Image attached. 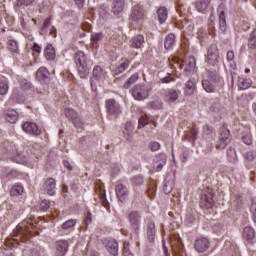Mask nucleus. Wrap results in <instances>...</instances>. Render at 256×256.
I'll use <instances>...</instances> for the list:
<instances>
[{"label": "nucleus", "mask_w": 256, "mask_h": 256, "mask_svg": "<svg viewBox=\"0 0 256 256\" xmlns=\"http://www.w3.org/2000/svg\"><path fill=\"white\" fill-rule=\"evenodd\" d=\"M77 65L78 73L82 79L89 75V65L87 64V56L84 52L78 51L74 56Z\"/></svg>", "instance_id": "obj_1"}, {"label": "nucleus", "mask_w": 256, "mask_h": 256, "mask_svg": "<svg viewBox=\"0 0 256 256\" xmlns=\"http://www.w3.org/2000/svg\"><path fill=\"white\" fill-rule=\"evenodd\" d=\"M215 193H213V189L207 188L205 192L202 194L200 205L202 209H212L215 205Z\"/></svg>", "instance_id": "obj_2"}, {"label": "nucleus", "mask_w": 256, "mask_h": 256, "mask_svg": "<svg viewBox=\"0 0 256 256\" xmlns=\"http://www.w3.org/2000/svg\"><path fill=\"white\" fill-rule=\"evenodd\" d=\"M33 229H35V226L33 225V223H22L19 224L15 230H13L12 232V237L13 239H15V237H25V235H27V233H29L30 235H33Z\"/></svg>", "instance_id": "obj_3"}, {"label": "nucleus", "mask_w": 256, "mask_h": 256, "mask_svg": "<svg viewBox=\"0 0 256 256\" xmlns=\"http://www.w3.org/2000/svg\"><path fill=\"white\" fill-rule=\"evenodd\" d=\"M132 95L136 101H143L149 97V87L145 85H136L132 91Z\"/></svg>", "instance_id": "obj_4"}, {"label": "nucleus", "mask_w": 256, "mask_h": 256, "mask_svg": "<svg viewBox=\"0 0 256 256\" xmlns=\"http://www.w3.org/2000/svg\"><path fill=\"white\" fill-rule=\"evenodd\" d=\"M115 193L120 203H125V201L129 199V193H130L129 187H127L123 183H119L115 186Z\"/></svg>", "instance_id": "obj_5"}, {"label": "nucleus", "mask_w": 256, "mask_h": 256, "mask_svg": "<svg viewBox=\"0 0 256 256\" xmlns=\"http://www.w3.org/2000/svg\"><path fill=\"white\" fill-rule=\"evenodd\" d=\"M171 247L173 256H185L183 252V244L181 243V238L179 236H171Z\"/></svg>", "instance_id": "obj_6"}, {"label": "nucleus", "mask_w": 256, "mask_h": 256, "mask_svg": "<svg viewBox=\"0 0 256 256\" xmlns=\"http://www.w3.org/2000/svg\"><path fill=\"white\" fill-rule=\"evenodd\" d=\"M128 221L130 227L134 229V231H139V227L141 225V213L137 210H132L128 214Z\"/></svg>", "instance_id": "obj_7"}, {"label": "nucleus", "mask_w": 256, "mask_h": 256, "mask_svg": "<svg viewBox=\"0 0 256 256\" xmlns=\"http://www.w3.org/2000/svg\"><path fill=\"white\" fill-rule=\"evenodd\" d=\"M207 61L210 65H217L219 63V48L216 44H212L208 48Z\"/></svg>", "instance_id": "obj_8"}, {"label": "nucleus", "mask_w": 256, "mask_h": 256, "mask_svg": "<svg viewBox=\"0 0 256 256\" xmlns=\"http://www.w3.org/2000/svg\"><path fill=\"white\" fill-rule=\"evenodd\" d=\"M230 135H231V132H229V129L223 127L219 136V140L217 142L218 149H225V147L229 145Z\"/></svg>", "instance_id": "obj_9"}, {"label": "nucleus", "mask_w": 256, "mask_h": 256, "mask_svg": "<svg viewBox=\"0 0 256 256\" xmlns=\"http://www.w3.org/2000/svg\"><path fill=\"white\" fill-rule=\"evenodd\" d=\"M210 246L211 243L209 242V239L201 237L195 241L194 249L198 253H205V251H207V249H209Z\"/></svg>", "instance_id": "obj_10"}, {"label": "nucleus", "mask_w": 256, "mask_h": 256, "mask_svg": "<svg viewBox=\"0 0 256 256\" xmlns=\"http://www.w3.org/2000/svg\"><path fill=\"white\" fill-rule=\"evenodd\" d=\"M55 249L56 256H65L69 249V242L67 240H58L55 243Z\"/></svg>", "instance_id": "obj_11"}, {"label": "nucleus", "mask_w": 256, "mask_h": 256, "mask_svg": "<svg viewBox=\"0 0 256 256\" xmlns=\"http://www.w3.org/2000/svg\"><path fill=\"white\" fill-rule=\"evenodd\" d=\"M106 109L109 115H121V106L117 104L115 99H110L106 101Z\"/></svg>", "instance_id": "obj_12"}, {"label": "nucleus", "mask_w": 256, "mask_h": 256, "mask_svg": "<svg viewBox=\"0 0 256 256\" xmlns=\"http://www.w3.org/2000/svg\"><path fill=\"white\" fill-rule=\"evenodd\" d=\"M22 129L28 135H41V130H39V126L32 122H25L22 125Z\"/></svg>", "instance_id": "obj_13"}, {"label": "nucleus", "mask_w": 256, "mask_h": 256, "mask_svg": "<svg viewBox=\"0 0 256 256\" xmlns=\"http://www.w3.org/2000/svg\"><path fill=\"white\" fill-rule=\"evenodd\" d=\"M218 13H219L220 31H222V33H225V31H227V20L225 19V4L219 5Z\"/></svg>", "instance_id": "obj_14"}, {"label": "nucleus", "mask_w": 256, "mask_h": 256, "mask_svg": "<svg viewBox=\"0 0 256 256\" xmlns=\"http://www.w3.org/2000/svg\"><path fill=\"white\" fill-rule=\"evenodd\" d=\"M181 92L175 89H168L164 92L163 99L166 103H175L179 99Z\"/></svg>", "instance_id": "obj_15"}, {"label": "nucleus", "mask_w": 256, "mask_h": 256, "mask_svg": "<svg viewBox=\"0 0 256 256\" xmlns=\"http://www.w3.org/2000/svg\"><path fill=\"white\" fill-rule=\"evenodd\" d=\"M44 190L48 195H55V189L57 187V182L55 178H47L43 184Z\"/></svg>", "instance_id": "obj_16"}, {"label": "nucleus", "mask_w": 256, "mask_h": 256, "mask_svg": "<svg viewBox=\"0 0 256 256\" xmlns=\"http://www.w3.org/2000/svg\"><path fill=\"white\" fill-rule=\"evenodd\" d=\"M92 75L94 79H97V81L107 79V72L99 65L93 68Z\"/></svg>", "instance_id": "obj_17"}, {"label": "nucleus", "mask_w": 256, "mask_h": 256, "mask_svg": "<svg viewBox=\"0 0 256 256\" xmlns=\"http://www.w3.org/2000/svg\"><path fill=\"white\" fill-rule=\"evenodd\" d=\"M145 15V12L143 10V7H141V5H135L132 8V21H141V19H143Z\"/></svg>", "instance_id": "obj_18"}, {"label": "nucleus", "mask_w": 256, "mask_h": 256, "mask_svg": "<svg viewBox=\"0 0 256 256\" xmlns=\"http://www.w3.org/2000/svg\"><path fill=\"white\" fill-rule=\"evenodd\" d=\"M195 65H197L195 57L190 56L188 57L184 62H183V66L184 71H187L188 73H191V71L195 70Z\"/></svg>", "instance_id": "obj_19"}, {"label": "nucleus", "mask_w": 256, "mask_h": 256, "mask_svg": "<svg viewBox=\"0 0 256 256\" xmlns=\"http://www.w3.org/2000/svg\"><path fill=\"white\" fill-rule=\"evenodd\" d=\"M143 43H145V37L143 35H137L131 39L130 46L134 49H141Z\"/></svg>", "instance_id": "obj_20"}, {"label": "nucleus", "mask_w": 256, "mask_h": 256, "mask_svg": "<svg viewBox=\"0 0 256 256\" xmlns=\"http://www.w3.org/2000/svg\"><path fill=\"white\" fill-rule=\"evenodd\" d=\"M107 251L110 252V255H117L119 253V244L115 240H109L106 245Z\"/></svg>", "instance_id": "obj_21"}, {"label": "nucleus", "mask_w": 256, "mask_h": 256, "mask_svg": "<svg viewBox=\"0 0 256 256\" xmlns=\"http://www.w3.org/2000/svg\"><path fill=\"white\" fill-rule=\"evenodd\" d=\"M49 76V70L45 67H40L36 72V78L38 81H45V79H49Z\"/></svg>", "instance_id": "obj_22"}, {"label": "nucleus", "mask_w": 256, "mask_h": 256, "mask_svg": "<svg viewBox=\"0 0 256 256\" xmlns=\"http://www.w3.org/2000/svg\"><path fill=\"white\" fill-rule=\"evenodd\" d=\"M124 5L125 0H113L112 13H114V15H119V13L123 11Z\"/></svg>", "instance_id": "obj_23"}, {"label": "nucleus", "mask_w": 256, "mask_h": 256, "mask_svg": "<svg viewBox=\"0 0 256 256\" xmlns=\"http://www.w3.org/2000/svg\"><path fill=\"white\" fill-rule=\"evenodd\" d=\"M18 119L19 113H17V111H15L14 109L7 110L6 120L8 121V123H17Z\"/></svg>", "instance_id": "obj_24"}, {"label": "nucleus", "mask_w": 256, "mask_h": 256, "mask_svg": "<svg viewBox=\"0 0 256 256\" xmlns=\"http://www.w3.org/2000/svg\"><path fill=\"white\" fill-rule=\"evenodd\" d=\"M155 233V223L149 222L147 226V237L150 243H153V241H155Z\"/></svg>", "instance_id": "obj_25"}, {"label": "nucleus", "mask_w": 256, "mask_h": 256, "mask_svg": "<svg viewBox=\"0 0 256 256\" xmlns=\"http://www.w3.org/2000/svg\"><path fill=\"white\" fill-rule=\"evenodd\" d=\"M211 0H198L196 1V9L199 13H205L207 7H209Z\"/></svg>", "instance_id": "obj_26"}, {"label": "nucleus", "mask_w": 256, "mask_h": 256, "mask_svg": "<svg viewBox=\"0 0 256 256\" xmlns=\"http://www.w3.org/2000/svg\"><path fill=\"white\" fill-rule=\"evenodd\" d=\"M243 239L253 241V239H255V230L249 226L245 227L243 230Z\"/></svg>", "instance_id": "obj_27"}, {"label": "nucleus", "mask_w": 256, "mask_h": 256, "mask_svg": "<svg viewBox=\"0 0 256 256\" xmlns=\"http://www.w3.org/2000/svg\"><path fill=\"white\" fill-rule=\"evenodd\" d=\"M75 225H77V220L69 219L61 225V229L62 231H73V229H75Z\"/></svg>", "instance_id": "obj_28"}, {"label": "nucleus", "mask_w": 256, "mask_h": 256, "mask_svg": "<svg viewBox=\"0 0 256 256\" xmlns=\"http://www.w3.org/2000/svg\"><path fill=\"white\" fill-rule=\"evenodd\" d=\"M157 15H158L159 23H165L167 21L168 15H169V13L167 12V8L166 7H160L157 10Z\"/></svg>", "instance_id": "obj_29"}, {"label": "nucleus", "mask_w": 256, "mask_h": 256, "mask_svg": "<svg viewBox=\"0 0 256 256\" xmlns=\"http://www.w3.org/2000/svg\"><path fill=\"white\" fill-rule=\"evenodd\" d=\"M44 55L47 61H53V59H55V48L53 47V45H48L45 48Z\"/></svg>", "instance_id": "obj_30"}, {"label": "nucleus", "mask_w": 256, "mask_h": 256, "mask_svg": "<svg viewBox=\"0 0 256 256\" xmlns=\"http://www.w3.org/2000/svg\"><path fill=\"white\" fill-rule=\"evenodd\" d=\"M130 181L133 189H137V187H141V185H143L144 183L143 176L141 175H136L132 177Z\"/></svg>", "instance_id": "obj_31"}, {"label": "nucleus", "mask_w": 256, "mask_h": 256, "mask_svg": "<svg viewBox=\"0 0 256 256\" xmlns=\"http://www.w3.org/2000/svg\"><path fill=\"white\" fill-rule=\"evenodd\" d=\"M186 95H193L195 93V80H188L184 90Z\"/></svg>", "instance_id": "obj_32"}, {"label": "nucleus", "mask_w": 256, "mask_h": 256, "mask_svg": "<svg viewBox=\"0 0 256 256\" xmlns=\"http://www.w3.org/2000/svg\"><path fill=\"white\" fill-rule=\"evenodd\" d=\"M175 45V34H168L164 41L165 49H171Z\"/></svg>", "instance_id": "obj_33"}, {"label": "nucleus", "mask_w": 256, "mask_h": 256, "mask_svg": "<svg viewBox=\"0 0 256 256\" xmlns=\"http://www.w3.org/2000/svg\"><path fill=\"white\" fill-rule=\"evenodd\" d=\"M7 91H9V81L7 78H2L0 80V95H7Z\"/></svg>", "instance_id": "obj_34"}, {"label": "nucleus", "mask_w": 256, "mask_h": 256, "mask_svg": "<svg viewBox=\"0 0 256 256\" xmlns=\"http://www.w3.org/2000/svg\"><path fill=\"white\" fill-rule=\"evenodd\" d=\"M202 87L206 93H215V85L207 79L202 80Z\"/></svg>", "instance_id": "obj_35"}, {"label": "nucleus", "mask_w": 256, "mask_h": 256, "mask_svg": "<svg viewBox=\"0 0 256 256\" xmlns=\"http://www.w3.org/2000/svg\"><path fill=\"white\" fill-rule=\"evenodd\" d=\"M65 115L68 119H72L73 124L75 125V127H79L77 125V122L75 119H77V112H75L73 109L71 108H66L65 109Z\"/></svg>", "instance_id": "obj_36"}, {"label": "nucleus", "mask_w": 256, "mask_h": 256, "mask_svg": "<svg viewBox=\"0 0 256 256\" xmlns=\"http://www.w3.org/2000/svg\"><path fill=\"white\" fill-rule=\"evenodd\" d=\"M23 191H25V189L23 188V186L21 185H14L11 189H10V195L12 197H17L19 195H23Z\"/></svg>", "instance_id": "obj_37"}, {"label": "nucleus", "mask_w": 256, "mask_h": 256, "mask_svg": "<svg viewBox=\"0 0 256 256\" xmlns=\"http://www.w3.org/2000/svg\"><path fill=\"white\" fill-rule=\"evenodd\" d=\"M167 163V156L165 155H159L156 157V165L157 169L156 171H161L163 169V166Z\"/></svg>", "instance_id": "obj_38"}, {"label": "nucleus", "mask_w": 256, "mask_h": 256, "mask_svg": "<svg viewBox=\"0 0 256 256\" xmlns=\"http://www.w3.org/2000/svg\"><path fill=\"white\" fill-rule=\"evenodd\" d=\"M226 59L228 63L230 64L231 69H237V64H235V52L233 51H228L226 54Z\"/></svg>", "instance_id": "obj_39"}, {"label": "nucleus", "mask_w": 256, "mask_h": 256, "mask_svg": "<svg viewBox=\"0 0 256 256\" xmlns=\"http://www.w3.org/2000/svg\"><path fill=\"white\" fill-rule=\"evenodd\" d=\"M239 89H242V91H245V89H249L251 87V80L247 78H240L238 81Z\"/></svg>", "instance_id": "obj_40"}, {"label": "nucleus", "mask_w": 256, "mask_h": 256, "mask_svg": "<svg viewBox=\"0 0 256 256\" xmlns=\"http://www.w3.org/2000/svg\"><path fill=\"white\" fill-rule=\"evenodd\" d=\"M139 80V74H133L125 83H124V89H129L132 85H135L137 81Z\"/></svg>", "instance_id": "obj_41"}, {"label": "nucleus", "mask_w": 256, "mask_h": 256, "mask_svg": "<svg viewBox=\"0 0 256 256\" xmlns=\"http://www.w3.org/2000/svg\"><path fill=\"white\" fill-rule=\"evenodd\" d=\"M129 67V60H123L120 65L114 70L115 75H119Z\"/></svg>", "instance_id": "obj_42"}, {"label": "nucleus", "mask_w": 256, "mask_h": 256, "mask_svg": "<svg viewBox=\"0 0 256 256\" xmlns=\"http://www.w3.org/2000/svg\"><path fill=\"white\" fill-rule=\"evenodd\" d=\"M227 157H228V161L230 163H236L237 162V151L234 150V148H229L227 150Z\"/></svg>", "instance_id": "obj_43"}, {"label": "nucleus", "mask_w": 256, "mask_h": 256, "mask_svg": "<svg viewBox=\"0 0 256 256\" xmlns=\"http://www.w3.org/2000/svg\"><path fill=\"white\" fill-rule=\"evenodd\" d=\"M33 3H35V0H16L14 5L15 7H29Z\"/></svg>", "instance_id": "obj_44"}, {"label": "nucleus", "mask_w": 256, "mask_h": 256, "mask_svg": "<svg viewBox=\"0 0 256 256\" xmlns=\"http://www.w3.org/2000/svg\"><path fill=\"white\" fill-rule=\"evenodd\" d=\"M8 49L11 53H17L19 51V44L15 40H8Z\"/></svg>", "instance_id": "obj_45"}, {"label": "nucleus", "mask_w": 256, "mask_h": 256, "mask_svg": "<svg viewBox=\"0 0 256 256\" xmlns=\"http://www.w3.org/2000/svg\"><path fill=\"white\" fill-rule=\"evenodd\" d=\"M249 49H256V29H254L251 33L249 42H248Z\"/></svg>", "instance_id": "obj_46"}, {"label": "nucleus", "mask_w": 256, "mask_h": 256, "mask_svg": "<svg viewBox=\"0 0 256 256\" xmlns=\"http://www.w3.org/2000/svg\"><path fill=\"white\" fill-rule=\"evenodd\" d=\"M103 40V33H95L91 35V43L92 45H97L99 41Z\"/></svg>", "instance_id": "obj_47"}, {"label": "nucleus", "mask_w": 256, "mask_h": 256, "mask_svg": "<svg viewBox=\"0 0 256 256\" xmlns=\"http://www.w3.org/2000/svg\"><path fill=\"white\" fill-rule=\"evenodd\" d=\"M163 191L166 195H169L173 191V182H166L163 186Z\"/></svg>", "instance_id": "obj_48"}, {"label": "nucleus", "mask_w": 256, "mask_h": 256, "mask_svg": "<svg viewBox=\"0 0 256 256\" xmlns=\"http://www.w3.org/2000/svg\"><path fill=\"white\" fill-rule=\"evenodd\" d=\"M149 118L147 116H142L138 121V129H141L145 127V125H148Z\"/></svg>", "instance_id": "obj_49"}, {"label": "nucleus", "mask_w": 256, "mask_h": 256, "mask_svg": "<svg viewBox=\"0 0 256 256\" xmlns=\"http://www.w3.org/2000/svg\"><path fill=\"white\" fill-rule=\"evenodd\" d=\"M244 157H245V159H247V161H255L256 152L247 151L246 153H244Z\"/></svg>", "instance_id": "obj_50"}, {"label": "nucleus", "mask_w": 256, "mask_h": 256, "mask_svg": "<svg viewBox=\"0 0 256 256\" xmlns=\"http://www.w3.org/2000/svg\"><path fill=\"white\" fill-rule=\"evenodd\" d=\"M49 207H51V202L47 201V200H43L41 203H40V209L42 211H47V209H49Z\"/></svg>", "instance_id": "obj_51"}, {"label": "nucleus", "mask_w": 256, "mask_h": 256, "mask_svg": "<svg viewBox=\"0 0 256 256\" xmlns=\"http://www.w3.org/2000/svg\"><path fill=\"white\" fill-rule=\"evenodd\" d=\"M189 141H195L197 139V132L195 128H192L188 133Z\"/></svg>", "instance_id": "obj_52"}, {"label": "nucleus", "mask_w": 256, "mask_h": 256, "mask_svg": "<svg viewBox=\"0 0 256 256\" xmlns=\"http://www.w3.org/2000/svg\"><path fill=\"white\" fill-rule=\"evenodd\" d=\"M242 141L243 143H245V145H251L253 141L251 138V134H245L244 136H242Z\"/></svg>", "instance_id": "obj_53"}, {"label": "nucleus", "mask_w": 256, "mask_h": 256, "mask_svg": "<svg viewBox=\"0 0 256 256\" xmlns=\"http://www.w3.org/2000/svg\"><path fill=\"white\" fill-rule=\"evenodd\" d=\"M100 201H101V204L103 205V207H105L106 209L109 207V201H107V195L106 194H102L100 196Z\"/></svg>", "instance_id": "obj_54"}, {"label": "nucleus", "mask_w": 256, "mask_h": 256, "mask_svg": "<svg viewBox=\"0 0 256 256\" xmlns=\"http://www.w3.org/2000/svg\"><path fill=\"white\" fill-rule=\"evenodd\" d=\"M149 147L151 151H159V149H161V144H159V142H151Z\"/></svg>", "instance_id": "obj_55"}, {"label": "nucleus", "mask_w": 256, "mask_h": 256, "mask_svg": "<svg viewBox=\"0 0 256 256\" xmlns=\"http://www.w3.org/2000/svg\"><path fill=\"white\" fill-rule=\"evenodd\" d=\"M189 157H191V155L189 154V151H184L181 155L182 163H187V161H189Z\"/></svg>", "instance_id": "obj_56"}, {"label": "nucleus", "mask_w": 256, "mask_h": 256, "mask_svg": "<svg viewBox=\"0 0 256 256\" xmlns=\"http://www.w3.org/2000/svg\"><path fill=\"white\" fill-rule=\"evenodd\" d=\"M250 211L252 213V217L254 219V222L256 223V203L255 202L251 203Z\"/></svg>", "instance_id": "obj_57"}, {"label": "nucleus", "mask_w": 256, "mask_h": 256, "mask_svg": "<svg viewBox=\"0 0 256 256\" xmlns=\"http://www.w3.org/2000/svg\"><path fill=\"white\" fill-rule=\"evenodd\" d=\"M173 74L168 73L166 77L161 79V83H171L173 81Z\"/></svg>", "instance_id": "obj_58"}, {"label": "nucleus", "mask_w": 256, "mask_h": 256, "mask_svg": "<svg viewBox=\"0 0 256 256\" xmlns=\"http://www.w3.org/2000/svg\"><path fill=\"white\" fill-rule=\"evenodd\" d=\"M203 133H204V135H211V133H213V127H211L209 125H205L203 127Z\"/></svg>", "instance_id": "obj_59"}, {"label": "nucleus", "mask_w": 256, "mask_h": 256, "mask_svg": "<svg viewBox=\"0 0 256 256\" xmlns=\"http://www.w3.org/2000/svg\"><path fill=\"white\" fill-rule=\"evenodd\" d=\"M208 77L211 81H217L219 79V74L217 72H209Z\"/></svg>", "instance_id": "obj_60"}, {"label": "nucleus", "mask_w": 256, "mask_h": 256, "mask_svg": "<svg viewBox=\"0 0 256 256\" xmlns=\"http://www.w3.org/2000/svg\"><path fill=\"white\" fill-rule=\"evenodd\" d=\"M48 27H51V17L45 19L42 26L43 31H45V29H48Z\"/></svg>", "instance_id": "obj_61"}, {"label": "nucleus", "mask_w": 256, "mask_h": 256, "mask_svg": "<svg viewBox=\"0 0 256 256\" xmlns=\"http://www.w3.org/2000/svg\"><path fill=\"white\" fill-rule=\"evenodd\" d=\"M155 191H156L155 186L150 187V188L148 189V195H149V197H153V196L155 195Z\"/></svg>", "instance_id": "obj_62"}, {"label": "nucleus", "mask_w": 256, "mask_h": 256, "mask_svg": "<svg viewBox=\"0 0 256 256\" xmlns=\"http://www.w3.org/2000/svg\"><path fill=\"white\" fill-rule=\"evenodd\" d=\"M33 49L36 51V53H41V46H39L37 43L34 44Z\"/></svg>", "instance_id": "obj_63"}, {"label": "nucleus", "mask_w": 256, "mask_h": 256, "mask_svg": "<svg viewBox=\"0 0 256 256\" xmlns=\"http://www.w3.org/2000/svg\"><path fill=\"white\" fill-rule=\"evenodd\" d=\"M89 223H91V214L88 212L86 216L85 224L88 225Z\"/></svg>", "instance_id": "obj_64"}]
</instances>
